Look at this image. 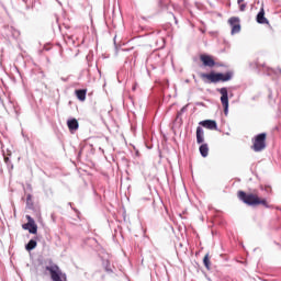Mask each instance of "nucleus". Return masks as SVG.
Here are the masks:
<instances>
[{"label":"nucleus","instance_id":"f257e3e1","mask_svg":"<svg viewBox=\"0 0 281 281\" xmlns=\"http://www.w3.org/2000/svg\"><path fill=\"white\" fill-rule=\"evenodd\" d=\"M232 72H211V74H202L201 78L210 80L213 83L216 82H229L232 80Z\"/></svg>","mask_w":281,"mask_h":281},{"label":"nucleus","instance_id":"f03ea898","mask_svg":"<svg viewBox=\"0 0 281 281\" xmlns=\"http://www.w3.org/2000/svg\"><path fill=\"white\" fill-rule=\"evenodd\" d=\"M238 199L239 201H243L246 205H249L250 207H256V205H260V198L254 193H246L245 191L238 192Z\"/></svg>","mask_w":281,"mask_h":281},{"label":"nucleus","instance_id":"7ed1b4c3","mask_svg":"<svg viewBox=\"0 0 281 281\" xmlns=\"http://www.w3.org/2000/svg\"><path fill=\"white\" fill-rule=\"evenodd\" d=\"M45 270L49 272L50 280L53 281H63V278H65V274H63L60 267H58V265L54 263V261L52 260H49L48 265L45 266Z\"/></svg>","mask_w":281,"mask_h":281},{"label":"nucleus","instance_id":"20e7f679","mask_svg":"<svg viewBox=\"0 0 281 281\" xmlns=\"http://www.w3.org/2000/svg\"><path fill=\"white\" fill-rule=\"evenodd\" d=\"M265 148H267V134L261 133L255 137L252 150H255V153H261Z\"/></svg>","mask_w":281,"mask_h":281},{"label":"nucleus","instance_id":"39448f33","mask_svg":"<svg viewBox=\"0 0 281 281\" xmlns=\"http://www.w3.org/2000/svg\"><path fill=\"white\" fill-rule=\"evenodd\" d=\"M218 93H221V103L224 108V114H229V93L227 92V88H221L218 89Z\"/></svg>","mask_w":281,"mask_h":281},{"label":"nucleus","instance_id":"423d86ee","mask_svg":"<svg viewBox=\"0 0 281 281\" xmlns=\"http://www.w3.org/2000/svg\"><path fill=\"white\" fill-rule=\"evenodd\" d=\"M228 23L232 27L231 34H239L240 33V19L238 18H231Z\"/></svg>","mask_w":281,"mask_h":281},{"label":"nucleus","instance_id":"0eeeda50","mask_svg":"<svg viewBox=\"0 0 281 281\" xmlns=\"http://www.w3.org/2000/svg\"><path fill=\"white\" fill-rule=\"evenodd\" d=\"M200 126H203L204 128H209V131H216V128H218L216 121H212V120H205L200 122Z\"/></svg>","mask_w":281,"mask_h":281},{"label":"nucleus","instance_id":"6e6552de","mask_svg":"<svg viewBox=\"0 0 281 281\" xmlns=\"http://www.w3.org/2000/svg\"><path fill=\"white\" fill-rule=\"evenodd\" d=\"M200 60L203 63L204 67H214L216 65V61H214L210 55H201Z\"/></svg>","mask_w":281,"mask_h":281},{"label":"nucleus","instance_id":"1a4fd4ad","mask_svg":"<svg viewBox=\"0 0 281 281\" xmlns=\"http://www.w3.org/2000/svg\"><path fill=\"white\" fill-rule=\"evenodd\" d=\"M257 23L260 25L269 24V20L265 18V8H261L260 11L257 14Z\"/></svg>","mask_w":281,"mask_h":281},{"label":"nucleus","instance_id":"9d476101","mask_svg":"<svg viewBox=\"0 0 281 281\" xmlns=\"http://www.w3.org/2000/svg\"><path fill=\"white\" fill-rule=\"evenodd\" d=\"M205 142V133L203 132V127H196V144H203Z\"/></svg>","mask_w":281,"mask_h":281},{"label":"nucleus","instance_id":"9b49d317","mask_svg":"<svg viewBox=\"0 0 281 281\" xmlns=\"http://www.w3.org/2000/svg\"><path fill=\"white\" fill-rule=\"evenodd\" d=\"M67 126L69 131H78L80 125L78 124V120L71 119L67 121Z\"/></svg>","mask_w":281,"mask_h":281},{"label":"nucleus","instance_id":"f8f14e48","mask_svg":"<svg viewBox=\"0 0 281 281\" xmlns=\"http://www.w3.org/2000/svg\"><path fill=\"white\" fill-rule=\"evenodd\" d=\"M23 229H29L30 234H36V232H38V226L33 222L31 224H24Z\"/></svg>","mask_w":281,"mask_h":281},{"label":"nucleus","instance_id":"ddd939ff","mask_svg":"<svg viewBox=\"0 0 281 281\" xmlns=\"http://www.w3.org/2000/svg\"><path fill=\"white\" fill-rule=\"evenodd\" d=\"M76 95L78 100H80V102H85V100H87V90L85 89L76 90Z\"/></svg>","mask_w":281,"mask_h":281},{"label":"nucleus","instance_id":"4468645a","mask_svg":"<svg viewBox=\"0 0 281 281\" xmlns=\"http://www.w3.org/2000/svg\"><path fill=\"white\" fill-rule=\"evenodd\" d=\"M199 150H200L201 156L204 158L207 157V155H210V147L207 146L206 143L202 144L200 146Z\"/></svg>","mask_w":281,"mask_h":281},{"label":"nucleus","instance_id":"2eb2a0df","mask_svg":"<svg viewBox=\"0 0 281 281\" xmlns=\"http://www.w3.org/2000/svg\"><path fill=\"white\" fill-rule=\"evenodd\" d=\"M26 251H32V249H36V240L31 239L26 245H25Z\"/></svg>","mask_w":281,"mask_h":281},{"label":"nucleus","instance_id":"dca6fc26","mask_svg":"<svg viewBox=\"0 0 281 281\" xmlns=\"http://www.w3.org/2000/svg\"><path fill=\"white\" fill-rule=\"evenodd\" d=\"M237 3L239 5L240 12H245V10H247V3L245 2V0H238Z\"/></svg>","mask_w":281,"mask_h":281},{"label":"nucleus","instance_id":"f3484780","mask_svg":"<svg viewBox=\"0 0 281 281\" xmlns=\"http://www.w3.org/2000/svg\"><path fill=\"white\" fill-rule=\"evenodd\" d=\"M203 262H204V267H205L206 269H210V254H206V255L204 256Z\"/></svg>","mask_w":281,"mask_h":281},{"label":"nucleus","instance_id":"a211bd4d","mask_svg":"<svg viewBox=\"0 0 281 281\" xmlns=\"http://www.w3.org/2000/svg\"><path fill=\"white\" fill-rule=\"evenodd\" d=\"M104 265H105V271L108 273H113V270L111 269V263L109 261H106Z\"/></svg>","mask_w":281,"mask_h":281},{"label":"nucleus","instance_id":"6ab92c4d","mask_svg":"<svg viewBox=\"0 0 281 281\" xmlns=\"http://www.w3.org/2000/svg\"><path fill=\"white\" fill-rule=\"evenodd\" d=\"M259 205H263L265 207H269V204L267 203V200H260L259 199Z\"/></svg>","mask_w":281,"mask_h":281},{"label":"nucleus","instance_id":"aec40b11","mask_svg":"<svg viewBox=\"0 0 281 281\" xmlns=\"http://www.w3.org/2000/svg\"><path fill=\"white\" fill-rule=\"evenodd\" d=\"M26 218H27V221H29V224H32V223H34V218H32V216H30V215H26Z\"/></svg>","mask_w":281,"mask_h":281},{"label":"nucleus","instance_id":"412c9836","mask_svg":"<svg viewBox=\"0 0 281 281\" xmlns=\"http://www.w3.org/2000/svg\"><path fill=\"white\" fill-rule=\"evenodd\" d=\"M188 111V105H184L181 110H180V114L181 113H186Z\"/></svg>","mask_w":281,"mask_h":281},{"label":"nucleus","instance_id":"4be33fe9","mask_svg":"<svg viewBox=\"0 0 281 281\" xmlns=\"http://www.w3.org/2000/svg\"><path fill=\"white\" fill-rule=\"evenodd\" d=\"M30 201H32V194H29V195L26 196V202L30 203Z\"/></svg>","mask_w":281,"mask_h":281},{"label":"nucleus","instance_id":"5701e85b","mask_svg":"<svg viewBox=\"0 0 281 281\" xmlns=\"http://www.w3.org/2000/svg\"><path fill=\"white\" fill-rule=\"evenodd\" d=\"M135 89H136V87L134 86V87H133V91H135Z\"/></svg>","mask_w":281,"mask_h":281}]
</instances>
